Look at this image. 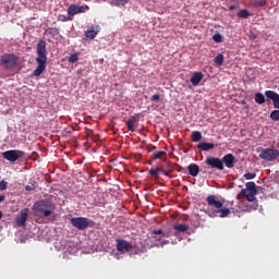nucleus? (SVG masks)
I'll return each mask as SVG.
<instances>
[{
  "mask_svg": "<svg viewBox=\"0 0 279 279\" xmlns=\"http://www.w3.org/2000/svg\"><path fill=\"white\" fill-rule=\"evenodd\" d=\"M1 62L5 69H14L19 62L16 54L7 53L1 57Z\"/></svg>",
  "mask_w": 279,
  "mask_h": 279,
  "instance_id": "obj_7",
  "label": "nucleus"
},
{
  "mask_svg": "<svg viewBox=\"0 0 279 279\" xmlns=\"http://www.w3.org/2000/svg\"><path fill=\"white\" fill-rule=\"evenodd\" d=\"M130 3V0H112L111 5L116 8H123L124 5H128Z\"/></svg>",
  "mask_w": 279,
  "mask_h": 279,
  "instance_id": "obj_21",
  "label": "nucleus"
},
{
  "mask_svg": "<svg viewBox=\"0 0 279 279\" xmlns=\"http://www.w3.org/2000/svg\"><path fill=\"white\" fill-rule=\"evenodd\" d=\"M246 189H242L241 192L236 195V199H243L246 197L247 202H256V183L254 181L247 182L245 184Z\"/></svg>",
  "mask_w": 279,
  "mask_h": 279,
  "instance_id": "obj_4",
  "label": "nucleus"
},
{
  "mask_svg": "<svg viewBox=\"0 0 279 279\" xmlns=\"http://www.w3.org/2000/svg\"><path fill=\"white\" fill-rule=\"evenodd\" d=\"M3 218V211L0 210V219Z\"/></svg>",
  "mask_w": 279,
  "mask_h": 279,
  "instance_id": "obj_42",
  "label": "nucleus"
},
{
  "mask_svg": "<svg viewBox=\"0 0 279 279\" xmlns=\"http://www.w3.org/2000/svg\"><path fill=\"white\" fill-rule=\"evenodd\" d=\"M265 97L274 102L275 108L279 110V94L274 90H266Z\"/></svg>",
  "mask_w": 279,
  "mask_h": 279,
  "instance_id": "obj_14",
  "label": "nucleus"
},
{
  "mask_svg": "<svg viewBox=\"0 0 279 279\" xmlns=\"http://www.w3.org/2000/svg\"><path fill=\"white\" fill-rule=\"evenodd\" d=\"M213 41L214 43H223V37L221 36V34L217 33L213 36Z\"/></svg>",
  "mask_w": 279,
  "mask_h": 279,
  "instance_id": "obj_32",
  "label": "nucleus"
},
{
  "mask_svg": "<svg viewBox=\"0 0 279 279\" xmlns=\"http://www.w3.org/2000/svg\"><path fill=\"white\" fill-rule=\"evenodd\" d=\"M197 149H201V151H210V149H215V144L203 142L197 145Z\"/></svg>",
  "mask_w": 279,
  "mask_h": 279,
  "instance_id": "obj_20",
  "label": "nucleus"
},
{
  "mask_svg": "<svg viewBox=\"0 0 279 279\" xmlns=\"http://www.w3.org/2000/svg\"><path fill=\"white\" fill-rule=\"evenodd\" d=\"M153 234H162V230L158 229V230H154Z\"/></svg>",
  "mask_w": 279,
  "mask_h": 279,
  "instance_id": "obj_40",
  "label": "nucleus"
},
{
  "mask_svg": "<svg viewBox=\"0 0 279 279\" xmlns=\"http://www.w3.org/2000/svg\"><path fill=\"white\" fill-rule=\"evenodd\" d=\"M5 189H8V182L0 181V191H5Z\"/></svg>",
  "mask_w": 279,
  "mask_h": 279,
  "instance_id": "obj_35",
  "label": "nucleus"
},
{
  "mask_svg": "<svg viewBox=\"0 0 279 279\" xmlns=\"http://www.w3.org/2000/svg\"><path fill=\"white\" fill-rule=\"evenodd\" d=\"M239 19H250V11H247L246 9H242L239 13H238Z\"/></svg>",
  "mask_w": 279,
  "mask_h": 279,
  "instance_id": "obj_29",
  "label": "nucleus"
},
{
  "mask_svg": "<svg viewBox=\"0 0 279 279\" xmlns=\"http://www.w3.org/2000/svg\"><path fill=\"white\" fill-rule=\"evenodd\" d=\"M70 222L76 230H86L90 226V221L86 217H73Z\"/></svg>",
  "mask_w": 279,
  "mask_h": 279,
  "instance_id": "obj_6",
  "label": "nucleus"
},
{
  "mask_svg": "<svg viewBox=\"0 0 279 279\" xmlns=\"http://www.w3.org/2000/svg\"><path fill=\"white\" fill-rule=\"evenodd\" d=\"M205 163L207 167H210V169H217V171H223V161L219 159V157H207L205 159Z\"/></svg>",
  "mask_w": 279,
  "mask_h": 279,
  "instance_id": "obj_9",
  "label": "nucleus"
},
{
  "mask_svg": "<svg viewBox=\"0 0 279 279\" xmlns=\"http://www.w3.org/2000/svg\"><path fill=\"white\" fill-rule=\"evenodd\" d=\"M159 171L160 173H162V175L171 178V173L175 171V167L173 166V163L169 162L167 166H161Z\"/></svg>",
  "mask_w": 279,
  "mask_h": 279,
  "instance_id": "obj_15",
  "label": "nucleus"
},
{
  "mask_svg": "<svg viewBox=\"0 0 279 279\" xmlns=\"http://www.w3.org/2000/svg\"><path fill=\"white\" fill-rule=\"evenodd\" d=\"M23 156H25V153L22 150H5L2 153V157L9 162H16V160H19V158H23Z\"/></svg>",
  "mask_w": 279,
  "mask_h": 279,
  "instance_id": "obj_8",
  "label": "nucleus"
},
{
  "mask_svg": "<svg viewBox=\"0 0 279 279\" xmlns=\"http://www.w3.org/2000/svg\"><path fill=\"white\" fill-rule=\"evenodd\" d=\"M88 10V5H75V4H72L68 8V14L70 16H75V14H82L84 12H86Z\"/></svg>",
  "mask_w": 279,
  "mask_h": 279,
  "instance_id": "obj_11",
  "label": "nucleus"
},
{
  "mask_svg": "<svg viewBox=\"0 0 279 279\" xmlns=\"http://www.w3.org/2000/svg\"><path fill=\"white\" fill-rule=\"evenodd\" d=\"M271 121H279V110H274L270 113Z\"/></svg>",
  "mask_w": 279,
  "mask_h": 279,
  "instance_id": "obj_33",
  "label": "nucleus"
},
{
  "mask_svg": "<svg viewBox=\"0 0 279 279\" xmlns=\"http://www.w3.org/2000/svg\"><path fill=\"white\" fill-rule=\"evenodd\" d=\"M29 209L24 208L21 210L20 217L16 218V225L20 228H23V226H25L27 223V218L29 217Z\"/></svg>",
  "mask_w": 279,
  "mask_h": 279,
  "instance_id": "obj_13",
  "label": "nucleus"
},
{
  "mask_svg": "<svg viewBox=\"0 0 279 279\" xmlns=\"http://www.w3.org/2000/svg\"><path fill=\"white\" fill-rule=\"evenodd\" d=\"M35 189H38V182H36V181L29 182L25 186V191H35Z\"/></svg>",
  "mask_w": 279,
  "mask_h": 279,
  "instance_id": "obj_28",
  "label": "nucleus"
},
{
  "mask_svg": "<svg viewBox=\"0 0 279 279\" xmlns=\"http://www.w3.org/2000/svg\"><path fill=\"white\" fill-rule=\"evenodd\" d=\"M77 60H80V54H77V52L72 53L69 57V62H71V64H75V62H77Z\"/></svg>",
  "mask_w": 279,
  "mask_h": 279,
  "instance_id": "obj_31",
  "label": "nucleus"
},
{
  "mask_svg": "<svg viewBox=\"0 0 279 279\" xmlns=\"http://www.w3.org/2000/svg\"><path fill=\"white\" fill-rule=\"evenodd\" d=\"M151 101H160V95L159 94H155L150 97Z\"/></svg>",
  "mask_w": 279,
  "mask_h": 279,
  "instance_id": "obj_36",
  "label": "nucleus"
},
{
  "mask_svg": "<svg viewBox=\"0 0 279 279\" xmlns=\"http://www.w3.org/2000/svg\"><path fill=\"white\" fill-rule=\"evenodd\" d=\"M259 158L267 162H274V160H278L279 158V150L275 148H264L259 154Z\"/></svg>",
  "mask_w": 279,
  "mask_h": 279,
  "instance_id": "obj_5",
  "label": "nucleus"
},
{
  "mask_svg": "<svg viewBox=\"0 0 279 279\" xmlns=\"http://www.w3.org/2000/svg\"><path fill=\"white\" fill-rule=\"evenodd\" d=\"M256 178V173L247 172L243 175L244 180H254Z\"/></svg>",
  "mask_w": 279,
  "mask_h": 279,
  "instance_id": "obj_34",
  "label": "nucleus"
},
{
  "mask_svg": "<svg viewBox=\"0 0 279 279\" xmlns=\"http://www.w3.org/2000/svg\"><path fill=\"white\" fill-rule=\"evenodd\" d=\"M173 228L177 232H186V230H189V225L179 223V225H174Z\"/></svg>",
  "mask_w": 279,
  "mask_h": 279,
  "instance_id": "obj_23",
  "label": "nucleus"
},
{
  "mask_svg": "<svg viewBox=\"0 0 279 279\" xmlns=\"http://www.w3.org/2000/svg\"><path fill=\"white\" fill-rule=\"evenodd\" d=\"M187 171L192 175V178H197V175H199V166H197L196 163H191L187 167Z\"/></svg>",
  "mask_w": 279,
  "mask_h": 279,
  "instance_id": "obj_19",
  "label": "nucleus"
},
{
  "mask_svg": "<svg viewBox=\"0 0 279 279\" xmlns=\"http://www.w3.org/2000/svg\"><path fill=\"white\" fill-rule=\"evenodd\" d=\"M153 160H167V153L165 150H156L151 154Z\"/></svg>",
  "mask_w": 279,
  "mask_h": 279,
  "instance_id": "obj_18",
  "label": "nucleus"
},
{
  "mask_svg": "<svg viewBox=\"0 0 279 279\" xmlns=\"http://www.w3.org/2000/svg\"><path fill=\"white\" fill-rule=\"evenodd\" d=\"M214 62L217 66H223V53H218L215 57Z\"/></svg>",
  "mask_w": 279,
  "mask_h": 279,
  "instance_id": "obj_25",
  "label": "nucleus"
},
{
  "mask_svg": "<svg viewBox=\"0 0 279 279\" xmlns=\"http://www.w3.org/2000/svg\"><path fill=\"white\" fill-rule=\"evenodd\" d=\"M148 173L150 178H155L156 180H158V175L160 173V167L157 169H150Z\"/></svg>",
  "mask_w": 279,
  "mask_h": 279,
  "instance_id": "obj_30",
  "label": "nucleus"
},
{
  "mask_svg": "<svg viewBox=\"0 0 279 279\" xmlns=\"http://www.w3.org/2000/svg\"><path fill=\"white\" fill-rule=\"evenodd\" d=\"M116 247L118 250V252H121L122 254L125 252H130V250H133V245L132 243L123 240V239H117L116 240Z\"/></svg>",
  "mask_w": 279,
  "mask_h": 279,
  "instance_id": "obj_10",
  "label": "nucleus"
},
{
  "mask_svg": "<svg viewBox=\"0 0 279 279\" xmlns=\"http://www.w3.org/2000/svg\"><path fill=\"white\" fill-rule=\"evenodd\" d=\"M1 202H5V195H0V204Z\"/></svg>",
  "mask_w": 279,
  "mask_h": 279,
  "instance_id": "obj_41",
  "label": "nucleus"
},
{
  "mask_svg": "<svg viewBox=\"0 0 279 279\" xmlns=\"http://www.w3.org/2000/svg\"><path fill=\"white\" fill-rule=\"evenodd\" d=\"M222 165L227 167V169H233L234 165L236 163V159L234 158V155L227 154L220 159Z\"/></svg>",
  "mask_w": 279,
  "mask_h": 279,
  "instance_id": "obj_12",
  "label": "nucleus"
},
{
  "mask_svg": "<svg viewBox=\"0 0 279 279\" xmlns=\"http://www.w3.org/2000/svg\"><path fill=\"white\" fill-rule=\"evenodd\" d=\"M59 21H71V17L66 16V15H59Z\"/></svg>",
  "mask_w": 279,
  "mask_h": 279,
  "instance_id": "obj_39",
  "label": "nucleus"
},
{
  "mask_svg": "<svg viewBox=\"0 0 279 279\" xmlns=\"http://www.w3.org/2000/svg\"><path fill=\"white\" fill-rule=\"evenodd\" d=\"M97 32L90 27V29L85 32V38H89V40H94L96 38Z\"/></svg>",
  "mask_w": 279,
  "mask_h": 279,
  "instance_id": "obj_24",
  "label": "nucleus"
},
{
  "mask_svg": "<svg viewBox=\"0 0 279 279\" xmlns=\"http://www.w3.org/2000/svg\"><path fill=\"white\" fill-rule=\"evenodd\" d=\"M53 210H56V203L49 198L39 199L33 205V213L35 217H39L40 219L51 217V215H53Z\"/></svg>",
  "mask_w": 279,
  "mask_h": 279,
  "instance_id": "obj_3",
  "label": "nucleus"
},
{
  "mask_svg": "<svg viewBox=\"0 0 279 279\" xmlns=\"http://www.w3.org/2000/svg\"><path fill=\"white\" fill-rule=\"evenodd\" d=\"M251 5L253 8H265V5H267V0H253Z\"/></svg>",
  "mask_w": 279,
  "mask_h": 279,
  "instance_id": "obj_22",
  "label": "nucleus"
},
{
  "mask_svg": "<svg viewBox=\"0 0 279 279\" xmlns=\"http://www.w3.org/2000/svg\"><path fill=\"white\" fill-rule=\"evenodd\" d=\"M96 136H99V135L93 134V131H89V132H87V134H86V137H87V138H92V141H93L94 138H96Z\"/></svg>",
  "mask_w": 279,
  "mask_h": 279,
  "instance_id": "obj_37",
  "label": "nucleus"
},
{
  "mask_svg": "<svg viewBox=\"0 0 279 279\" xmlns=\"http://www.w3.org/2000/svg\"><path fill=\"white\" fill-rule=\"evenodd\" d=\"M146 149H147V153H148V154H151V151H154V150L156 149V146L149 144V145L146 147Z\"/></svg>",
  "mask_w": 279,
  "mask_h": 279,
  "instance_id": "obj_38",
  "label": "nucleus"
},
{
  "mask_svg": "<svg viewBox=\"0 0 279 279\" xmlns=\"http://www.w3.org/2000/svg\"><path fill=\"white\" fill-rule=\"evenodd\" d=\"M140 117H141V113H137L135 116H132L126 121V128H128L129 132H136V130L134 129V124L137 123Z\"/></svg>",
  "mask_w": 279,
  "mask_h": 279,
  "instance_id": "obj_16",
  "label": "nucleus"
},
{
  "mask_svg": "<svg viewBox=\"0 0 279 279\" xmlns=\"http://www.w3.org/2000/svg\"><path fill=\"white\" fill-rule=\"evenodd\" d=\"M255 102L259 104V106H263V104H265V95H263L262 93H256Z\"/></svg>",
  "mask_w": 279,
  "mask_h": 279,
  "instance_id": "obj_26",
  "label": "nucleus"
},
{
  "mask_svg": "<svg viewBox=\"0 0 279 279\" xmlns=\"http://www.w3.org/2000/svg\"><path fill=\"white\" fill-rule=\"evenodd\" d=\"M207 206L209 208L214 209L208 215L211 217V219H215V217H220V219H226L228 215H230V208L223 207V201L217 199L216 195H208L206 198Z\"/></svg>",
  "mask_w": 279,
  "mask_h": 279,
  "instance_id": "obj_2",
  "label": "nucleus"
},
{
  "mask_svg": "<svg viewBox=\"0 0 279 279\" xmlns=\"http://www.w3.org/2000/svg\"><path fill=\"white\" fill-rule=\"evenodd\" d=\"M37 51V68L34 70L33 75L35 77H40L43 73H45V69H47V41L45 39H40L36 47Z\"/></svg>",
  "mask_w": 279,
  "mask_h": 279,
  "instance_id": "obj_1",
  "label": "nucleus"
},
{
  "mask_svg": "<svg viewBox=\"0 0 279 279\" xmlns=\"http://www.w3.org/2000/svg\"><path fill=\"white\" fill-rule=\"evenodd\" d=\"M156 239V241H160V238H155Z\"/></svg>",
  "mask_w": 279,
  "mask_h": 279,
  "instance_id": "obj_43",
  "label": "nucleus"
},
{
  "mask_svg": "<svg viewBox=\"0 0 279 279\" xmlns=\"http://www.w3.org/2000/svg\"><path fill=\"white\" fill-rule=\"evenodd\" d=\"M204 80V74L202 72H195L191 78L190 82L192 86H199V82Z\"/></svg>",
  "mask_w": 279,
  "mask_h": 279,
  "instance_id": "obj_17",
  "label": "nucleus"
},
{
  "mask_svg": "<svg viewBox=\"0 0 279 279\" xmlns=\"http://www.w3.org/2000/svg\"><path fill=\"white\" fill-rule=\"evenodd\" d=\"M192 141L194 143H199V141H202V133L199 131H194L192 133Z\"/></svg>",
  "mask_w": 279,
  "mask_h": 279,
  "instance_id": "obj_27",
  "label": "nucleus"
}]
</instances>
